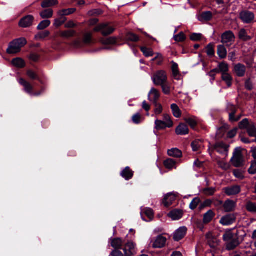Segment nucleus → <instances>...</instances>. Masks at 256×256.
Instances as JSON below:
<instances>
[{"mask_svg":"<svg viewBox=\"0 0 256 256\" xmlns=\"http://www.w3.org/2000/svg\"><path fill=\"white\" fill-rule=\"evenodd\" d=\"M123 242L120 238H115L111 240V246L114 248L120 250L122 246Z\"/></svg>","mask_w":256,"mask_h":256,"instance_id":"nucleus-30","label":"nucleus"},{"mask_svg":"<svg viewBox=\"0 0 256 256\" xmlns=\"http://www.w3.org/2000/svg\"><path fill=\"white\" fill-rule=\"evenodd\" d=\"M141 216L144 221H150L154 218V212L150 208H144L142 210Z\"/></svg>","mask_w":256,"mask_h":256,"instance_id":"nucleus-13","label":"nucleus"},{"mask_svg":"<svg viewBox=\"0 0 256 256\" xmlns=\"http://www.w3.org/2000/svg\"><path fill=\"white\" fill-rule=\"evenodd\" d=\"M254 13L248 10H242L240 13V18L244 24L251 23L254 21Z\"/></svg>","mask_w":256,"mask_h":256,"instance_id":"nucleus-8","label":"nucleus"},{"mask_svg":"<svg viewBox=\"0 0 256 256\" xmlns=\"http://www.w3.org/2000/svg\"><path fill=\"white\" fill-rule=\"evenodd\" d=\"M223 207L226 212H232L236 208V202L233 200H228L224 204Z\"/></svg>","mask_w":256,"mask_h":256,"instance_id":"nucleus-21","label":"nucleus"},{"mask_svg":"<svg viewBox=\"0 0 256 256\" xmlns=\"http://www.w3.org/2000/svg\"><path fill=\"white\" fill-rule=\"evenodd\" d=\"M236 220V214H228L221 218L220 223L224 226H228L234 223Z\"/></svg>","mask_w":256,"mask_h":256,"instance_id":"nucleus-10","label":"nucleus"},{"mask_svg":"<svg viewBox=\"0 0 256 256\" xmlns=\"http://www.w3.org/2000/svg\"><path fill=\"white\" fill-rule=\"evenodd\" d=\"M239 241L238 238H233L226 243V248L228 250H232L239 245Z\"/></svg>","mask_w":256,"mask_h":256,"instance_id":"nucleus-31","label":"nucleus"},{"mask_svg":"<svg viewBox=\"0 0 256 256\" xmlns=\"http://www.w3.org/2000/svg\"><path fill=\"white\" fill-rule=\"evenodd\" d=\"M176 194L174 193H167L164 196L163 200V204L166 207H168L175 200Z\"/></svg>","mask_w":256,"mask_h":256,"instance_id":"nucleus-14","label":"nucleus"},{"mask_svg":"<svg viewBox=\"0 0 256 256\" xmlns=\"http://www.w3.org/2000/svg\"><path fill=\"white\" fill-rule=\"evenodd\" d=\"M12 64L18 68H22L25 66L24 60L20 58H16L12 60Z\"/></svg>","mask_w":256,"mask_h":256,"instance_id":"nucleus-32","label":"nucleus"},{"mask_svg":"<svg viewBox=\"0 0 256 256\" xmlns=\"http://www.w3.org/2000/svg\"><path fill=\"white\" fill-rule=\"evenodd\" d=\"M185 121L192 128L194 129L197 125L196 121L192 118H188L185 120Z\"/></svg>","mask_w":256,"mask_h":256,"instance_id":"nucleus-56","label":"nucleus"},{"mask_svg":"<svg viewBox=\"0 0 256 256\" xmlns=\"http://www.w3.org/2000/svg\"><path fill=\"white\" fill-rule=\"evenodd\" d=\"M26 44V40L24 38H21L13 40L7 49V52L9 54H14L20 52L22 47Z\"/></svg>","mask_w":256,"mask_h":256,"instance_id":"nucleus-1","label":"nucleus"},{"mask_svg":"<svg viewBox=\"0 0 256 256\" xmlns=\"http://www.w3.org/2000/svg\"><path fill=\"white\" fill-rule=\"evenodd\" d=\"M191 146L193 151H198L202 146V142L200 140H195L192 142Z\"/></svg>","mask_w":256,"mask_h":256,"instance_id":"nucleus-41","label":"nucleus"},{"mask_svg":"<svg viewBox=\"0 0 256 256\" xmlns=\"http://www.w3.org/2000/svg\"><path fill=\"white\" fill-rule=\"evenodd\" d=\"M66 21V18L64 17L56 19L54 20V26L56 27H59L62 26Z\"/></svg>","mask_w":256,"mask_h":256,"instance_id":"nucleus-62","label":"nucleus"},{"mask_svg":"<svg viewBox=\"0 0 256 256\" xmlns=\"http://www.w3.org/2000/svg\"><path fill=\"white\" fill-rule=\"evenodd\" d=\"M250 124V123L249 122L248 119L244 118L239 123V128L240 129H247L248 127Z\"/></svg>","mask_w":256,"mask_h":256,"instance_id":"nucleus-52","label":"nucleus"},{"mask_svg":"<svg viewBox=\"0 0 256 256\" xmlns=\"http://www.w3.org/2000/svg\"><path fill=\"white\" fill-rule=\"evenodd\" d=\"M184 215V212L182 210L175 209L170 211L168 214V216L172 220H178L180 219Z\"/></svg>","mask_w":256,"mask_h":256,"instance_id":"nucleus-16","label":"nucleus"},{"mask_svg":"<svg viewBox=\"0 0 256 256\" xmlns=\"http://www.w3.org/2000/svg\"><path fill=\"white\" fill-rule=\"evenodd\" d=\"M134 172L129 167L126 166L120 172V175L126 180L132 178Z\"/></svg>","mask_w":256,"mask_h":256,"instance_id":"nucleus-18","label":"nucleus"},{"mask_svg":"<svg viewBox=\"0 0 256 256\" xmlns=\"http://www.w3.org/2000/svg\"><path fill=\"white\" fill-rule=\"evenodd\" d=\"M92 42V34L87 32L84 34L83 42L86 44H89Z\"/></svg>","mask_w":256,"mask_h":256,"instance_id":"nucleus-47","label":"nucleus"},{"mask_svg":"<svg viewBox=\"0 0 256 256\" xmlns=\"http://www.w3.org/2000/svg\"><path fill=\"white\" fill-rule=\"evenodd\" d=\"M244 172L240 170H233V174L234 176L240 179H243L244 178Z\"/></svg>","mask_w":256,"mask_h":256,"instance_id":"nucleus-58","label":"nucleus"},{"mask_svg":"<svg viewBox=\"0 0 256 256\" xmlns=\"http://www.w3.org/2000/svg\"><path fill=\"white\" fill-rule=\"evenodd\" d=\"M76 11L74 8H70L68 9H64L58 11V14L60 16H68L74 13Z\"/></svg>","mask_w":256,"mask_h":256,"instance_id":"nucleus-40","label":"nucleus"},{"mask_svg":"<svg viewBox=\"0 0 256 256\" xmlns=\"http://www.w3.org/2000/svg\"><path fill=\"white\" fill-rule=\"evenodd\" d=\"M174 40L176 42H182L186 39V36L185 34L181 32L178 34L174 36Z\"/></svg>","mask_w":256,"mask_h":256,"instance_id":"nucleus-45","label":"nucleus"},{"mask_svg":"<svg viewBox=\"0 0 256 256\" xmlns=\"http://www.w3.org/2000/svg\"><path fill=\"white\" fill-rule=\"evenodd\" d=\"M200 200L198 198H194L190 204V208L192 210L195 209L198 206V204L200 203Z\"/></svg>","mask_w":256,"mask_h":256,"instance_id":"nucleus-61","label":"nucleus"},{"mask_svg":"<svg viewBox=\"0 0 256 256\" xmlns=\"http://www.w3.org/2000/svg\"><path fill=\"white\" fill-rule=\"evenodd\" d=\"M34 20V17L32 15H28L20 20L18 25L23 28L30 27L32 24Z\"/></svg>","mask_w":256,"mask_h":256,"instance_id":"nucleus-12","label":"nucleus"},{"mask_svg":"<svg viewBox=\"0 0 256 256\" xmlns=\"http://www.w3.org/2000/svg\"><path fill=\"white\" fill-rule=\"evenodd\" d=\"M215 214L212 210H208L204 215L203 222L204 224H208L211 222L214 218Z\"/></svg>","mask_w":256,"mask_h":256,"instance_id":"nucleus-28","label":"nucleus"},{"mask_svg":"<svg viewBox=\"0 0 256 256\" xmlns=\"http://www.w3.org/2000/svg\"><path fill=\"white\" fill-rule=\"evenodd\" d=\"M60 36L63 38H68L75 36L76 32L74 30H66L60 31L59 32Z\"/></svg>","mask_w":256,"mask_h":256,"instance_id":"nucleus-27","label":"nucleus"},{"mask_svg":"<svg viewBox=\"0 0 256 256\" xmlns=\"http://www.w3.org/2000/svg\"><path fill=\"white\" fill-rule=\"evenodd\" d=\"M50 24V21L48 20L42 21L38 26L37 28L38 30H42L48 28Z\"/></svg>","mask_w":256,"mask_h":256,"instance_id":"nucleus-43","label":"nucleus"},{"mask_svg":"<svg viewBox=\"0 0 256 256\" xmlns=\"http://www.w3.org/2000/svg\"><path fill=\"white\" fill-rule=\"evenodd\" d=\"M101 42L105 45L114 44L116 42V37H110L106 38H102Z\"/></svg>","mask_w":256,"mask_h":256,"instance_id":"nucleus-39","label":"nucleus"},{"mask_svg":"<svg viewBox=\"0 0 256 256\" xmlns=\"http://www.w3.org/2000/svg\"><path fill=\"white\" fill-rule=\"evenodd\" d=\"M171 109H172L173 115L176 118H178L181 116L182 113H181L180 110L177 104H172L171 105Z\"/></svg>","mask_w":256,"mask_h":256,"instance_id":"nucleus-36","label":"nucleus"},{"mask_svg":"<svg viewBox=\"0 0 256 256\" xmlns=\"http://www.w3.org/2000/svg\"><path fill=\"white\" fill-rule=\"evenodd\" d=\"M238 108L232 104H228L226 106V112L229 114V120L232 122H236L238 121L241 118V115L235 116L238 110Z\"/></svg>","mask_w":256,"mask_h":256,"instance_id":"nucleus-4","label":"nucleus"},{"mask_svg":"<svg viewBox=\"0 0 256 256\" xmlns=\"http://www.w3.org/2000/svg\"><path fill=\"white\" fill-rule=\"evenodd\" d=\"M166 242V238L160 235L156 237L152 244L154 248H162L164 246Z\"/></svg>","mask_w":256,"mask_h":256,"instance_id":"nucleus-19","label":"nucleus"},{"mask_svg":"<svg viewBox=\"0 0 256 256\" xmlns=\"http://www.w3.org/2000/svg\"><path fill=\"white\" fill-rule=\"evenodd\" d=\"M132 122L136 124H140L142 121V116L140 113L134 114L132 117Z\"/></svg>","mask_w":256,"mask_h":256,"instance_id":"nucleus-60","label":"nucleus"},{"mask_svg":"<svg viewBox=\"0 0 256 256\" xmlns=\"http://www.w3.org/2000/svg\"><path fill=\"white\" fill-rule=\"evenodd\" d=\"M201 18L206 21L210 20L212 17V14L210 12H205L202 14Z\"/></svg>","mask_w":256,"mask_h":256,"instance_id":"nucleus-51","label":"nucleus"},{"mask_svg":"<svg viewBox=\"0 0 256 256\" xmlns=\"http://www.w3.org/2000/svg\"><path fill=\"white\" fill-rule=\"evenodd\" d=\"M229 145L222 142H216L212 146V148L216 151L218 152L225 155L228 154V151Z\"/></svg>","mask_w":256,"mask_h":256,"instance_id":"nucleus-9","label":"nucleus"},{"mask_svg":"<svg viewBox=\"0 0 256 256\" xmlns=\"http://www.w3.org/2000/svg\"><path fill=\"white\" fill-rule=\"evenodd\" d=\"M58 4V1L57 0H44L42 2L41 6L43 8H46L51 7Z\"/></svg>","mask_w":256,"mask_h":256,"instance_id":"nucleus-35","label":"nucleus"},{"mask_svg":"<svg viewBox=\"0 0 256 256\" xmlns=\"http://www.w3.org/2000/svg\"><path fill=\"white\" fill-rule=\"evenodd\" d=\"M248 171V172L252 174H256V160L252 162L251 166Z\"/></svg>","mask_w":256,"mask_h":256,"instance_id":"nucleus-63","label":"nucleus"},{"mask_svg":"<svg viewBox=\"0 0 256 256\" xmlns=\"http://www.w3.org/2000/svg\"><path fill=\"white\" fill-rule=\"evenodd\" d=\"M26 74L32 80H39V77L38 75L34 71L32 70H28L26 72Z\"/></svg>","mask_w":256,"mask_h":256,"instance_id":"nucleus-57","label":"nucleus"},{"mask_svg":"<svg viewBox=\"0 0 256 256\" xmlns=\"http://www.w3.org/2000/svg\"><path fill=\"white\" fill-rule=\"evenodd\" d=\"M18 83L23 86L24 90L28 94H32L34 90V87L28 81L23 78H20L18 80Z\"/></svg>","mask_w":256,"mask_h":256,"instance_id":"nucleus-11","label":"nucleus"},{"mask_svg":"<svg viewBox=\"0 0 256 256\" xmlns=\"http://www.w3.org/2000/svg\"><path fill=\"white\" fill-rule=\"evenodd\" d=\"M206 238L211 248H215L218 245L219 240L210 232L206 234Z\"/></svg>","mask_w":256,"mask_h":256,"instance_id":"nucleus-20","label":"nucleus"},{"mask_svg":"<svg viewBox=\"0 0 256 256\" xmlns=\"http://www.w3.org/2000/svg\"><path fill=\"white\" fill-rule=\"evenodd\" d=\"M160 96V92L155 88H152L149 92L148 97L150 100L156 103Z\"/></svg>","mask_w":256,"mask_h":256,"instance_id":"nucleus-22","label":"nucleus"},{"mask_svg":"<svg viewBox=\"0 0 256 256\" xmlns=\"http://www.w3.org/2000/svg\"><path fill=\"white\" fill-rule=\"evenodd\" d=\"M246 208L250 212L256 213V204L248 202L246 204Z\"/></svg>","mask_w":256,"mask_h":256,"instance_id":"nucleus-46","label":"nucleus"},{"mask_svg":"<svg viewBox=\"0 0 256 256\" xmlns=\"http://www.w3.org/2000/svg\"><path fill=\"white\" fill-rule=\"evenodd\" d=\"M156 128L157 130H162L167 128V125L164 121L156 120L155 121Z\"/></svg>","mask_w":256,"mask_h":256,"instance_id":"nucleus-49","label":"nucleus"},{"mask_svg":"<svg viewBox=\"0 0 256 256\" xmlns=\"http://www.w3.org/2000/svg\"><path fill=\"white\" fill-rule=\"evenodd\" d=\"M164 122L166 124L168 128H170L173 126V122L171 120L170 115L164 114Z\"/></svg>","mask_w":256,"mask_h":256,"instance_id":"nucleus-54","label":"nucleus"},{"mask_svg":"<svg viewBox=\"0 0 256 256\" xmlns=\"http://www.w3.org/2000/svg\"><path fill=\"white\" fill-rule=\"evenodd\" d=\"M114 28L110 26L107 23L100 24L94 28V32H101L104 36L112 34L114 31Z\"/></svg>","mask_w":256,"mask_h":256,"instance_id":"nucleus-6","label":"nucleus"},{"mask_svg":"<svg viewBox=\"0 0 256 256\" xmlns=\"http://www.w3.org/2000/svg\"><path fill=\"white\" fill-rule=\"evenodd\" d=\"M188 128L186 125L180 124L176 129V132L178 135H185L188 133Z\"/></svg>","mask_w":256,"mask_h":256,"instance_id":"nucleus-23","label":"nucleus"},{"mask_svg":"<svg viewBox=\"0 0 256 256\" xmlns=\"http://www.w3.org/2000/svg\"><path fill=\"white\" fill-rule=\"evenodd\" d=\"M50 34L49 31L46 30L42 32H40L35 36V38L37 40H39L40 39H44L47 36H48Z\"/></svg>","mask_w":256,"mask_h":256,"instance_id":"nucleus-53","label":"nucleus"},{"mask_svg":"<svg viewBox=\"0 0 256 256\" xmlns=\"http://www.w3.org/2000/svg\"><path fill=\"white\" fill-rule=\"evenodd\" d=\"M238 38L240 40L244 42L250 40L252 38L251 36L248 35L246 30L244 28H242L240 30Z\"/></svg>","mask_w":256,"mask_h":256,"instance_id":"nucleus-24","label":"nucleus"},{"mask_svg":"<svg viewBox=\"0 0 256 256\" xmlns=\"http://www.w3.org/2000/svg\"><path fill=\"white\" fill-rule=\"evenodd\" d=\"M217 54L220 59H224L226 57L227 50L224 45L218 46Z\"/></svg>","mask_w":256,"mask_h":256,"instance_id":"nucleus-26","label":"nucleus"},{"mask_svg":"<svg viewBox=\"0 0 256 256\" xmlns=\"http://www.w3.org/2000/svg\"><path fill=\"white\" fill-rule=\"evenodd\" d=\"M125 256H134L137 252L136 244L132 241L126 242L122 249Z\"/></svg>","mask_w":256,"mask_h":256,"instance_id":"nucleus-7","label":"nucleus"},{"mask_svg":"<svg viewBox=\"0 0 256 256\" xmlns=\"http://www.w3.org/2000/svg\"><path fill=\"white\" fill-rule=\"evenodd\" d=\"M221 42L226 46H230L235 41V36L231 30H228L223 33L221 36Z\"/></svg>","mask_w":256,"mask_h":256,"instance_id":"nucleus-5","label":"nucleus"},{"mask_svg":"<svg viewBox=\"0 0 256 256\" xmlns=\"http://www.w3.org/2000/svg\"><path fill=\"white\" fill-rule=\"evenodd\" d=\"M218 68L220 72H222V74L227 72L228 70V64L226 62H222L220 64Z\"/></svg>","mask_w":256,"mask_h":256,"instance_id":"nucleus-55","label":"nucleus"},{"mask_svg":"<svg viewBox=\"0 0 256 256\" xmlns=\"http://www.w3.org/2000/svg\"><path fill=\"white\" fill-rule=\"evenodd\" d=\"M164 164L166 168L170 170L176 168V162L172 158H168L164 162Z\"/></svg>","mask_w":256,"mask_h":256,"instance_id":"nucleus-29","label":"nucleus"},{"mask_svg":"<svg viewBox=\"0 0 256 256\" xmlns=\"http://www.w3.org/2000/svg\"><path fill=\"white\" fill-rule=\"evenodd\" d=\"M187 228L185 226L178 228L174 234V239L176 241H178L182 239L186 235Z\"/></svg>","mask_w":256,"mask_h":256,"instance_id":"nucleus-17","label":"nucleus"},{"mask_svg":"<svg viewBox=\"0 0 256 256\" xmlns=\"http://www.w3.org/2000/svg\"><path fill=\"white\" fill-rule=\"evenodd\" d=\"M202 38V34H201L193 33L190 36V38L193 41L200 40Z\"/></svg>","mask_w":256,"mask_h":256,"instance_id":"nucleus-64","label":"nucleus"},{"mask_svg":"<svg viewBox=\"0 0 256 256\" xmlns=\"http://www.w3.org/2000/svg\"><path fill=\"white\" fill-rule=\"evenodd\" d=\"M230 161L232 165L236 168L240 167L243 165V156L242 151L239 148L235 149Z\"/></svg>","mask_w":256,"mask_h":256,"instance_id":"nucleus-2","label":"nucleus"},{"mask_svg":"<svg viewBox=\"0 0 256 256\" xmlns=\"http://www.w3.org/2000/svg\"><path fill=\"white\" fill-rule=\"evenodd\" d=\"M40 14L42 18H49L52 16L53 10L50 8L45 10L41 12Z\"/></svg>","mask_w":256,"mask_h":256,"instance_id":"nucleus-33","label":"nucleus"},{"mask_svg":"<svg viewBox=\"0 0 256 256\" xmlns=\"http://www.w3.org/2000/svg\"><path fill=\"white\" fill-rule=\"evenodd\" d=\"M168 154L169 156L174 158H180L182 156V152L177 148H172L168 150Z\"/></svg>","mask_w":256,"mask_h":256,"instance_id":"nucleus-25","label":"nucleus"},{"mask_svg":"<svg viewBox=\"0 0 256 256\" xmlns=\"http://www.w3.org/2000/svg\"><path fill=\"white\" fill-rule=\"evenodd\" d=\"M153 82L156 86H160L168 80L166 72L164 70H159L154 73L152 77Z\"/></svg>","mask_w":256,"mask_h":256,"instance_id":"nucleus-3","label":"nucleus"},{"mask_svg":"<svg viewBox=\"0 0 256 256\" xmlns=\"http://www.w3.org/2000/svg\"><path fill=\"white\" fill-rule=\"evenodd\" d=\"M246 130L250 136H256V127L254 123L250 122V124Z\"/></svg>","mask_w":256,"mask_h":256,"instance_id":"nucleus-38","label":"nucleus"},{"mask_svg":"<svg viewBox=\"0 0 256 256\" xmlns=\"http://www.w3.org/2000/svg\"><path fill=\"white\" fill-rule=\"evenodd\" d=\"M140 50L146 57L152 56L154 54L152 50L150 48L143 46L140 48Z\"/></svg>","mask_w":256,"mask_h":256,"instance_id":"nucleus-42","label":"nucleus"},{"mask_svg":"<svg viewBox=\"0 0 256 256\" xmlns=\"http://www.w3.org/2000/svg\"><path fill=\"white\" fill-rule=\"evenodd\" d=\"M206 52L210 56H213L214 55V44L210 43L206 47Z\"/></svg>","mask_w":256,"mask_h":256,"instance_id":"nucleus-48","label":"nucleus"},{"mask_svg":"<svg viewBox=\"0 0 256 256\" xmlns=\"http://www.w3.org/2000/svg\"><path fill=\"white\" fill-rule=\"evenodd\" d=\"M126 38L128 40L133 42H136L139 40L138 36L132 32L128 33Z\"/></svg>","mask_w":256,"mask_h":256,"instance_id":"nucleus-50","label":"nucleus"},{"mask_svg":"<svg viewBox=\"0 0 256 256\" xmlns=\"http://www.w3.org/2000/svg\"><path fill=\"white\" fill-rule=\"evenodd\" d=\"M234 71L238 77L244 76L246 72V66L242 64H236L234 66Z\"/></svg>","mask_w":256,"mask_h":256,"instance_id":"nucleus-15","label":"nucleus"},{"mask_svg":"<svg viewBox=\"0 0 256 256\" xmlns=\"http://www.w3.org/2000/svg\"><path fill=\"white\" fill-rule=\"evenodd\" d=\"M152 61H156L158 65H160L164 60V58L162 55L159 53L156 54V56L152 60Z\"/></svg>","mask_w":256,"mask_h":256,"instance_id":"nucleus-59","label":"nucleus"},{"mask_svg":"<svg viewBox=\"0 0 256 256\" xmlns=\"http://www.w3.org/2000/svg\"><path fill=\"white\" fill-rule=\"evenodd\" d=\"M172 71L174 78L178 80L180 78V74L178 70V65L177 64L174 62L172 66Z\"/></svg>","mask_w":256,"mask_h":256,"instance_id":"nucleus-37","label":"nucleus"},{"mask_svg":"<svg viewBox=\"0 0 256 256\" xmlns=\"http://www.w3.org/2000/svg\"><path fill=\"white\" fill-rule=\"evenodd\" d=\"M222 80L226 82L228 87L231 86L232 78L229 74L228 72H224V74H222Z\"/></svg>","mask_w":256,"mask_h":256,"instance_id":"nucleus-34","label":"nucleus"},{"mask_svg":"<svg viewBox=\"0 0 256 256\" xmlns=\"http://www.w3.org/2000/svg\"><path fill=\"white\" fill-rule=\"evenodd\" d=\"M161 86L162 92L165 94H170V93L171 86L170 84H168V81L164 83V84L160 85Z\"/></svg>","mask_w":256,"mask_h":256,"instance_id":"nucleus-44","label":"nucleus"}]
</instances>
